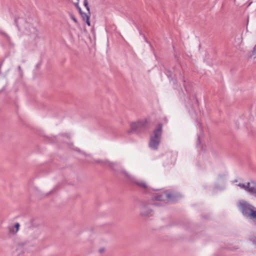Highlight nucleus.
Listing matches in <instances>:
<instances>
[{
  "label": "nucleus",
  "instance_id": "nucleus-1",
  "mask_svg": "<svg viewBox=\"0 0 256 256\" xmlns=\"http://www.w3.org/2000/svg\"><path fill=\"white\" fill-rule=\"evenodd\" d=\"M156 194H154L151 198L143 200L140 202V215L142 216H152L151 213L153 211L152 207L154 206H161L162 204L160 202H156L155 200Z\"/></svg>",
  "mask_w": 256,
  "mask_h": 256
},
{
  "label": "nucleus",
  "instance_id": "nucleus-2",
  "mask_svg": "<svg viewBox=\"0 0 256 256\" xmlns=\"http://www.w3.org/2000/svg\"><path fill=\"white\" fill-rule=\"evenodd\" d=\"M163 124L158 123L150 136L149 146L154 150H157L160 142L162 134Z\"/></svg>",
  "mask_w": 256,
  "mask_h": 256
},
{
  "label": "nucleus",
  "instance_id": "nucleus-3",
  "mask_svg": "<svg viewBox=\"0 0 256 256\" xmlns=\"http://www.w3.org/2000/svg\"><path fill=\"white\" fill-rule=\"evenodd\" d=\"M150 123V120L146 118L132 122L130 124V129L128 132H135L138 134L144 132L149 128Z\"/></svg>",
  "mask_w": 256,
  "mask_h": 256
},
{
  "label": "nucleus",
  "instance_id": "nucleus-4",
  "mask_svg": "<svg viewBox=\"0 0 256 256\" xmlns=\"http://www.w3.org/2000/svg\"><path fill=\"white\" fill-rule=\"evenodd\" d=\"M181 198L182 196L180 193L166 190L162 194H156L155 200L162 202L164 200L165 198H166L169 202L174 203Z\"/></svg>",
  "mask_w": 256,
  "mask_h": 256
},
{
  "label": "nucleus",
  "instance_id": "nucleus-5",
  "mask_svg": "<svg viewBox=\"0 0 256 256\" xmlns=\"http://www.w3.org/2000/svg\"><path fill=\"white\" fill-rule=\"evenodd\" d=\"M238 208L242 215L253 219L256 212V208L246 202H240Z\"/></svg>",
  "mask_w": 256,
  "mask_h": 256
},
{
  "label": "nucleus",
  "instance_id": "nucleus-6",
  "mask_svg": "<svg viewBox=\"0 0 256 256\" xmlns=\"http://www.w3.org/2000/svg\"><path fill=\"white\" fill-rule=\"evenodd\" d=\"M96 162L104 166H109L112 170L116 173L118 172L120 170V166L118 164L114 162H110L108 161H102L98 160L96 161Z\"/></svg>",
  "mask_w": 256,
  "mask_h": 256
},
{
  "label": "nucleus",
  "instance_id": "nucleus-7",
  "mask_svg": "<svg viewBox=\"0 0 256 256\" xmlns=\"http://www.w3.org/2000/svg\"><path fill=\"white\" fill-rule=\"evenodd\" d=\"M132 182L136 184L139 188L144 190V192L148 193L150 192V188L148 187L144 182L134 179L132 180Z\"/></svg>",
  "mask_w": 256,
  "mask_h": 256
},
{
  "label": "nucleus",
  "instance_id": "nucleus-8",
  "mask_svg": "<svg viewBox=\"0 0 256 256\" xmlns=\"http://www.w3.org/2000/svg\"><path fill=\"white\" fill-rule=\"evenodd\" d=\"M60 136H62V137H66V138L68 140H70V135L68 134H60L58 136H54V137H52L50 138V142L52 143H55V142H58V140H61L60 139Z\"/></svg>",
  "mask_w": 256,
  "mask_h": 256
},
{
  "label": "nucleus",
  "instance_id": "nucleus-9",
  "mask_svg": "<svg viewBox=\"0 0 256 256\" xmlns=\"http://www.w3.org/2000/svg\"><path fill=\"white\" fill-rule=\"evenodd\" d=\"M238 186L241 188H242L244 189L246 191L249 192L250 193H255L256 192L255 191V190L254 188H250L247 186H246V184H244L240 183L238 184Z\"/></svg>",
  "mask_w": 256,
  "mask_h": 256
},
{
  "label": "nucleus",
  "instance_id": "nucleus-10",
  "mask_svg": "<svg viewBox=\"0 0 256 256\" xmlns=\"http://www.w3.org/2000/svg\"><path fill=\"white\" fill-rule=\"evenodd\" d=\"M194 105H196V106H198V101L196 97L195 96H192V102H190L189 104V106H190L192 108V109L194 108Z\"/></svg>",
  "mask_w": 256,
  "mask_h": 256
},
{
  "label": "nucleus",
  "instance_id": "nucleus-11",
  "mask_svg": "<svg viewBox=\"0 0 256 256\" xmlns=\"http://www.w3.org/2000/svg\"><path fill=\"white\" fill-rule=\"evenodd\" d=\"M246 186L250 188H254L255 190V191L256 192V183L254 180H252L250 182H248L246 184ZM252 194H256V192L255 193H250Z\"/></svg>",
  "mask_w": 256,
  "mask_h": 256
},
{
  "label": "nucleus",
  "instance_id": "nucleus-12",
  "mask_svg": "<svg viewBox=\"0 0 256 256\" xmlns=\"http://www.w3.org/2000/svg\"><path fill=\"white\" fill-rule=\"evenodd\" d=\"M180 76H182V81L184 82V84H183L184 86V88H185V90H186V92H188V88L186 86V81L185 80V78H184V76H182V74H181V72H180Z\"/></svg>",
  "mask_w": 256,
  "mask_h": 256
},
{
  "label": "nucleus",
  "instance_id": "nucleus-13",
  "mask_svg": "<svg viewBox=\"0 0 256 256\" xmlns=\"http://www.w3.org/2000/svg\"><path fill=\"white\" fill-rule=\"evenodd\" d=\"M90 14H89L88 13L86 14L84 12L82 13V14H80L81 17L84 21L86 19H87L88 18H90Z\"/></svg>",
  "mask_w": 256,
  "mask_h": 256
},
{
  "label": "nucleus",
  "instance_id": "nucleus-14",
  "mask_svg": "<svg viewBox=\"0 0 256 256\" xmlns=\"http://www.w3.org/2000/svg\"><path fill=\"white\" fill-rule=\"evenodd\" d=\"M84 7L86 8L87 11H88V13L89 14H90V7L88 6V0H84Z\"/></svg>",
  "mask_w": 256,
  "mask_h": 256
},
{
  "label": "nucleus",
  "instance_id": "nucleus-15",
  "mask_svg": "<svg viewBox=\"0 0 256 256\" xmlns=\"http://www.w3.org/2000/svg\"><path fill=\"white\" fill-rule=\"evenodd\" d=\"M0 34H1L2 35L5 36L6 38L7 41L10 43V44H11L10 38L6 33L3 32H0Z\"/></svg>",
  "mask_w": 256,
  "mask_h": 256
},
{
  "label": "nucleus",
  "instance_id": "nucleus-16",
  "mask_svg": "<svg viewBox=\"0 0 256 256\" xmlns=\"http://www.w3.org/2000/svg\"><path fill=\"white\" fill-rule=\"evenodd\" d=\"M166 74L167 76L171 80H172V72L170 70H166Z\"/></svg>",
  "mask_w": 256,
  "mask_h": 256
},
{
  "label": "nucleus",
  "instance_id": "nucleus-17",
  "mask_svg": "<svg viewBox=\"0 0 256 256\" xmlns=\"http://www.w3.org/2000/svg\"><path fill=\"white\" fill-rule=\"evenodd\" d=\"M70 18L76 24H78V21L76 17L71 13L70 14Z\"/></svg>",
  "mask_w": 256,
  "mask_h": 256
},
{
  "label": "nucleus",
  "instance_id": "nucleus-18",
  "mask_svg": "<svg viewBox=\"0 0 256 256\" xmlns=\"http://www.w3.org/2000/svg\"><path fill=\"white\" fill-rule=\"evenodd\" d=\"M20 224L18 222H16L14 224V226H13L14 228H15L16 229V232H17L20 228Z\"/></svg>",
  "mask_w": 256,
  "mask_h": 256
},
{
  "label": "nucleus",
  "instance_id": "nucleus-19",
  "mask_svg": "<svg viewBox=\"0 0 256 256\" xmlns=\"http://www.w3.org/2000/svg\"><path fill=\"white\" fill-rule=\"evenodd\" d=\"M8 230H9V232L10 234H14L16 232V231L14 230V228H13V226L9 227Z\"/></svg>",
  "mask_w": 256,
  "mask_h": 256
},
{
  "label": "nucleus",
  "instance_id": "nucleus-20",
  "mask_svg": "<svg viewBox=\"0 0 256 256\" xmlns=\"http://www.w3.org/2000/svg\"><path fill=\"white\" fill-rule=\"evenodd\" d=\"M250 240L252 241L254 244L256 246V238L255 236H252L250 238Z\"/></svg>",
  "mask_w": 256,
  "mask_h": 256
},
{
  "label": "nucleus",
  "instance_id": "nucleus-21",
  "mask_svg": "<svg viewBox=\"0 0 256 256\" xmlns=\"http://www.w3.org/2000/svg\"><path fill=\"white\" fill-rule=\"evenodd\" d=\"M74 150H76V152H78L80 153H82L84 154L85 156H86V154L84 152H82L81 151V150L80 148H74Z\"/></svg>",
  "mask_w": 256,
  "mask_h": 256
},
{
  "label": "nucleus",
  "instance_id": "nucleus-22",
  "mask_svg": "<svg viewBox=\"0 0 256 256\" xmlns=\"http://www.w3.org/2000/svg\"><path fill=\"white\" fill-rule=\"evenodd\" d=\"M90 18H88L87 19H86V20H84L86 22V24L88 26H90Z\"/></svg>",
  "mask_w": 256,
  "mask_h": 256
},
{
  "label": "nucleus",
  "instance_id": "nucleus-23",
  "mask_svg": "<svg viewBox=\"0 0 256 256\" xmlns=\"http://www.w3.org/2000/svg\"><path fill=\"white\" fill-rule=\"evenodd\" d=\"M77 0V2L74 3V4L76 6V8H78L80 7V6H79V0Z\"/></svg>",
  "mask_w": 256,
  "mask_h": 256
},
{
  "label": "nucleus",
  "instance_id": "nucleus-24",
  "mask_svg": "<svg viewBox=\"0 0 256 256\" xmlns=\"http://www.w3.org/2000/svg\"><path fill=\"white\" fill-rule=\"evenodd\" d=\"M18 70L20 74H22V70L20 66H18Z\"/></svg>",
  "mask_w": 256,
  "mask_h": 256
},
{
  "label": "nucleus",
  "instance_id": "nucleus-25",
  "mask_svg": "<svg viewBox=\"0 0 256 256\" xmlns=\"http://www.w3.org/2000/svg\"><path fill=\"white\" fill-rule=\"evenodd\" d=\"M77 9L78 10V12H79V13H80V14H82V12H83L82 11V9H81V8H80V6Z\"/></svg>",
  "mask_w": 256,
  "mask_h": 256
},
{
  "label": "nucleus",
  "instance_id": "nucleus-26",
  "mask_svg": "<svg viewBox=\"0 0 256 256\" xmlns=\"http://www.w3.org/2000/svg\"><path fill=\"white\" fill-rule=\"evenodd\" d=\"M199 127L200 130V131L203 132V128H202V124L201 123H199Z\"/></svg>",
  "mask_w": 256,
  "mask_h": 256
},
{
  "label": "nucleus",
  "instance_id": "nucleus-27",
  "mask_svg": "<svg viewBox=\"0 0 256 256\" xmlns=\"http://www.w3.org/2000/svg\"><path fill=\"white\" fill-rule=\"evenodd\" d=\"M121 172L124 174L126 176H128V174L126 172L124 171V170H122Z\"/></svg>",
  "mask_w": 256,
  "mask_h": 256
},
{
  "label": "nucleus",
  "instance_id": "nucleus-28",
  "mask_svg": "<svg viewBox=\"0 0 256 256\" xmlns=\"http://www.w3.org/2000/svg\"><path fill=\"white\" fill-rule=\"evenodd\" d=\"M104 248H101L99 250V252L100 253H102L104 251Z\"/></svg>",
  "mask_w": 256,
  "mask_h": 256
},
{
  "label": "nucleus",
  "instance_id": "nucleus-29",
  "mask_svg": "<svg viewBox=\"0 0 256 256\" xmlns=\"http://www.w3.org/2000/svg\"><path fill=\"white\" fill-rule=\"evenodd\" d=\"M16 252H22V248L20 247L19 248L16 250Z\"/></svg>",
  "mask_w": 256,
  "mask_h": 256
},
{
  "label": "nucleus",
  "instance_id": "nucleus-30",
  "mask_svg": "<svg viewBox=\"0 0 256 256\" xmlns=\"http://www.w3.org/2000/svg\"><path fill=\"white\" fill-rule=\"evenodd\" d=\"M63 142H64L63 141ZM66 143L68 144V145L69 146H73V144L72 142H66Z\"/></svg>",
  "mask_w": 256,
  "mask_h": 256
},
{
  "label": "nucleus",
  "instance_id": "nucleus-31",
  "mask_svg": "<svg viewBox=\"0 0 256 256\" xmlns=\"http://www.w3.org/2000/svg\"><path fill=\"white\" fill-rule=\"evenodd\" d=\"M58 186H56L54 188V191H56V190H58Z\"/></svg>",
  "mask_w": 256,
  "mask_h": 256
},
{
  "label": "nucleus",
  "instance_id": "nucleus-32",
  "mask_svg": "<svg viewBox=\"0 0 256 256\" xmlns=\"http://www.w3.org/2000/svg\"><path fill=\"white\" fill-rule=\"evenodd\" d=\"M14 22H15V24L16 26H18V23H17V20L16 18L15 20H14Z\"/></svg>",
  "mask_w": 256,
  "mask_h": 256
},
{
  "label": "nucleus",
  "instance_id": "nucleus-33",
  "mask_svg": "<svg viewBox=\"0 0 256 256\" xmlns=\"http://www.w3.org/2000/svg\"><path fill=\"white\" fill-rule=\"evenodd\" d=\"M254 50L256 51V44L255 45V46L254 48Z\"/></svg>",
  "mask_w": 256,
  "mask_h": 256
},
{
  "label": "nucleus",
  "instance_id": "nucleus-34",
  "mask_svg": "<svg viewBox=\"0 0 256 256\" xmlns=\"http://www.w3.org/2000/svg\"><path fill=\"white\" fill-rule=\"evenodd\" d=\"M4 89H5V88H4H4H2V90H0V92H2V91L4 90Z\"/></svg>",
  "mask_w": 256,
  "mask_h": 256
},
{
  "label": "nucleus",
  "instance_id": "nucleus-35",
  "mask_svg": "<svg viewBox=\"0 0 256 256\" xmlns=\"http://www.w3.org/2000/svg\"><path fill=\"white\" fill-rule=\"evenodd\" d=\"M252 195H254L255 197H256V194H252Z\"/></svg>",
  "mask_w": 256,
  "mask_h": 256
},
{
  "label": "nucleus",
  "instance_id": "nucleus-36",
  "mask_svg": "<svg viewBox=\"0 0 256 256\" xmlns=\"http://www.w3.org/2000/svg\"><path fill=\"white\" fill-rule=\"evenodd\" d=\"M198 140H200V136H198Z\"/></svg>",
  "mask_w": 256,
  "mask_h": 256
},
{
  "label": "nucleus",
  "instance_id": "nucleus-37",
  "mask_svg": "<svg viewBox=\"0 0 256 256\" xmlns=\"http://www.w3.org/2000/svg\"><path fill=\"white\" fill-rule=\"evenodd\" d=\"M154 191H156L158 190H154Z\"/></svg>",
  "mask_w": 256,
  "mask_h": 256
}]
</instances>
